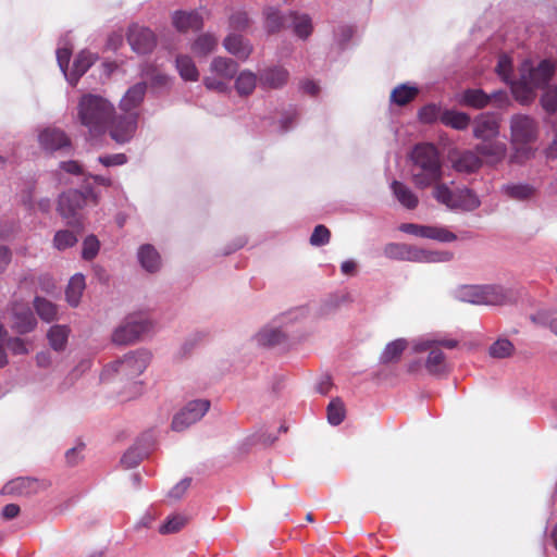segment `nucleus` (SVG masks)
<instances>
[{
	"mask_svg": "<svg viewBox=\"0 0 557 557\" xmlns=\"http://www.w3.org/2000/svg\"><path fill=\"white\" fill-rule=\"evenodd\" d=\"M225 50L240 61H246L252 53L253 47L242 35L230 34L223 40Z\"/></svg>",
	"mask_w": 557,
	"mask_h": 557,
	"instance_id": "22",
	"label": "nucleus"
},
{
	"mask_svg": "<svg viewBox=\"0 0 557 557\" xmlns=\"http://www.w3.org/2000/svg\"><path fill=\"white\" fill-rule=\"evenodd\" d=\"M416 352L429 351L425 360V369L432 375H441L448 371V364L444 352L435 347L434 337H423L414 343Z\"/></svg>",
	"mask_w": 557,
	"mask_h": 557,
	"instance_id": "9",
	"label": "nucleus"
},
{
	"mask_svg": "<svg viewBox=\"0 0 557 557\" xmlns=\"http://www.w3.org/2000/svg\"><path fill=\"white\" fill-rule=\"evenodd\" d=\"M100 243L95 235L87 236L83 242L82 257L85 260H92L99 252Z\"/></svg>",
	"mask_w": 557,
	"mask_h": 557,
	"instance_id": "50",
	"label": "nucleus"
},
{
	"mask_svg": "<svg viewBox=\"0 0 557 557\" xmlns=\"http://www.w3.org/2000/svg\"><path fill=\"white\" fill-rule=\"evenodd\" d=\"M172 24L176 30L186 33L188 30H199L203 26V16L199 11L178 10L172 14Z\"/></svg>",
	"mask_w": 557,
	"mask_h": 557,
	"instance_id": "19",
	"label": "nucleus"
},
{
	"mask_svg": "<svg viewBox=\"0 0 557 557\" xmlns=\"http://www.w3.org/2000/svg\"><path fill=\"white\" fill-rule=\"evenodd\" d=\"M69 334L70 329L66 325H52L47 333L50 347L55 351H62L66 346Z\"/></svg>",
	"mask_w": 557,
	"mask_h": 557,
	"instance_id": "37",
	"label": "nucleus"
},
{
	"mask_svg": "<svg viewBox=\"0 0 557 557\" xmlns=\"http://www.w3.org/2000/svg\"><path fill=\"white\" fill-rule=\"evenodd\" d=\"M543 108L547 112H555L557 110V87H547L542 96Z\"/></svg>",
	"mask_w": 557,
	"mask_h": 557,
	"instance_id": "54",
	"label": "nucleus"
},
{
	"mask_svg": "<svg viewBox=\"0 0 557 557\" xmlns=\"http://www.w3.org/2000/svg\"><path fill=\"white\" fill-rule=\"evenodd\" d=\"M499 133V122L495 113L486 112L478 115L473 121V136L476 139L488 140Z\"/></svg>",
	"mask_w": 557,
	"mask_h": 557,
	"instance_id": "16",
	"label": "nucleus"
},
{
	"mask_svg": "<svg viewBox=\"0 0 557 557\" xmlns=\"http://www.w3.org/2000/svg\"><path fill=\"white\" fill-rule=\"evenodd\" d=\"M419 94V88L408 83L400 84L391 92V102L404 107L411 102Z\"/></svg>",
	"mask_w": 557,
	"mask_h": 557,
	"instance_id": "34",
	"label": "nucleus"
},
{
	"mask_svg": "<svg viewBox=\"0 0 557 557\" xmlns=\"http://www.w3.org/2000/svg\"><path fill=\"white\" fill-rule=\"evenodd\" d=\"M433 197L450 210L473 211L481 205L473 190L469 188L450 189L446 184H436Z\"/></svg>",
	"mask_w": 557,
	"mask_h": 557,
	"instance_id": "5",
	"label": "nucleus"
},
{
	"mask_svg": "<svg viewBox=\"0 0 557 557\" xmlns=\"http://www.w3.org/2000/svg\"><path fill=\"white\" fill-rule=\"evenodd\" d=\"M513 350V345L506 338L497 339L490 347V355L494 358H506L511 355Z\"/></svg>",
	"mask_w": 557,
	"mask_h": 557,
	"instance_id": "48",
	"label": "nucleus"
},
{
	"mask_svg": "<svg viewBox=\"0 0 557 557\" xmlns=\"http://www.w3.org/2000/svg\"><path fill=\"white\" fill-rule=\"evenodd\" d=\"M502 190L509 198L522 200V184H507L503 186Z\"/></svg>",
	"mask_w": 557,
	"mask_h": 557,
	"instance_id": "64",
	"label": "nucleus"
},
{
	"mask_svg": "<svg viewBox=\"0 0 557 557\" xmlns=\"http://www.w3.org/2000/svg\"><path fill=\"white\" fill-rule=\"evenodd\" d=\"M187 520L184 516L173 515L166 519L164 523L159 527L161 534H172L178 532L186 524Z\"/></svg>",
	"mask_w": 557,
	"mask_h": 557,
	"instance_id": "47",
	"label": "nucleus"
},
{
	"mask_svg": "<svg viewBox=\"0 0 557 557\" xmlns=\"http://www.w3.org/2000/svg\"><path fill=\"white\" fill-rule=\"evenodd\" d=\"M71 59V50L69 48H58L57 50V61L60 70L65 75L69 73L67 65Z\"/></svg>",
	"mask_w": 557,
	"mask_h": 557,
	"instance_id": "63",
	"label": "nucleus"
},
{
	"mask_svg": "<svg viewBox=\"0 0 557 557\" xmlns=\"http://www.w3.org/2000/svg\"><path fill=\"white\" fill-rule=\"evenodd\" d=\"M249 24L250 18L244 10H237L230 16V27L234 30H245Z\"/></svg>",
	"mask_w": 557,
	"mask_h": 557,
	"instance_id": "51",
	"label": "nucleus"
},
{
	"mask_svg": "<svg viewBox=\"0 0 557 557\" xmlns=\"http://www.w3.org/2000/svg\"><path fill=\"white\" fill-rule=\"evenodd\" d=\"M391 188L394 197L400 202L401 206L409 210L417 208L419 199L410 187L401 182L393 181L391 183Z\"/></svg>",
	"mask_w": 557,
	"mask_h": 557,
	"instance_id": "30",
	"label": "nucleus"
},
{
	"mask_svg": "<svg viewBox=\"0 0 557 557\" xmlns=\"http://www.w3.org/2000/svg\"><path fill=\"white\" fill-rule=\"evenodd\" d=\"M289 73L281 65L265 67L259 72V83L263 87L277 89L285 86L288 82Z\"/></svg>",
	"mask_w": 557,
	"mask_h": 557,
	"instance_id": "21",
	"label": "nucleus"
},
{
	"mask_svg": "<svg viewBox=\"0 0 557 557\" xmlns=\"http://www.w3.org/2000/svg\"><path fill=\"white\" fill-rule=\"evenodd\" d=\"M470 116L465 112L456 110H444L441 115V122L457 131H463L468 128L470 124Z\"/></svg>",
	"mask_w": 557,
	"mask_h": 557,
	"instance_id": "36",
	"label": "nucleus"
},
{
	"mask_svg": "<svg viewBox=\"0 0 557 557\" xmlns=\"http://www.w3.org/2000/svg\"><path fill=\"white\" fill-rule=\"evenodd\" d=\"M354 28L349 25H341L335 30V40L341 47H344L352 38Z\"/></svg>",
	"mask_w": 557,
	"mask_h": 557,
	"instance_id": "57",
	"label": "nucleus"
},
{
	"mask_svg": "<svg viewBox=\"0 0 557 557\" xmlns=\"http://www.w3.org/2000/svg\"><path fill=\"white\" fill-rule=\"evenodd\" d=\"M152 327L150 320L143 315H128L112 333V342L116 345H129L138 339Z\"/></svg>",
	"mask_w": 557,
	"mask_h": 557,
	"instance_id": "8",
	"label": "nucleus"
},
{
	"mask_svg": "<svg viewBox=\"0 0 557 557\" xmlns=\"http://www.w3.org/2000/svg\"><path fill=\"white\" fill-rule=\"evenodd\" d=\"M442 112L438 106L429 103L419 110L418 117L424 124H432L438 120L441 121Z\"/></svg>",
	"mask_w": 557,
	"mask_h": 557,
	"instance_id": "46",
	"label": "nucleus"
},
{
	"mask_svg": "<svg viewBox=\"0 0 557 557\" xmlns=\"http://www.w3.org/2000/svg\"><path fill=\"white\" fill-rule=\"evenodd\" d=\"M218 46V38L213 34H201L191 44V51L198 57H206L213 52Z\"/></svg>",
	"mask_w": 557,
	"mask_h": 557,
	"instance_id": "39",
	"label": "nucleus"
},
{
	"mask_svg": "<svg viewBox=\"0 0 557 557\" xmlns=\"http://www.w3.org/2000/svg\"><path fill=\"white\" fill-rule=\"evenodd\" d=\"M190 479L185 478L181 480L169 492V496L173 499H180L186 493L190 486Z\"/></svg>",
	"mask_w": 557,
	"mask_h": 557,
	"instance_id": "62",
	"label": "nucleus"
},
{
	"mask_svg": "<svg viewBox=\"0 0 557 557\" xmlns=\"http://www.w3.org/2000/svg\"><path fill=\"white\" fill-rule=\"evenodd\" d=\"M126 37L132 50L137 54H148L152 52L157 45V37L153 32L138 24L128 27Z\"/></svg>",
	"mask_w": 557,
	"mask_h": 557,
	"instance_id": "12",
	"label": "nucleus"
},
{
	"mask_svg": "<svg viewBox=\"0 0 557 557\" xmlns=\"http://www.w3.org/2000/svg\"><path fill=\"white\" fill-rule=\"evenodd\" d=\"M453 166L457 172L473 173L482 166V159L474 150H465L453 159Z\"/></svg>",
	"mask_w": 557,
	"mask_h": 557,
	"instance_id": "28",
	"label": "nucleus"
},
{
	"mask_svg": "<svg viewBox=\"0 0 557 557\" xmlns=\"http://www.w3.org/2000/svg\"><path fill=\"white\" fill-rule=\"evenodd\" d=\"M286 334L276 326H265L257 335L256 341L262 346H274L283 343Z\"/></svg>",
	"mask_w": 557,
	"mask_h": 557,
	"instance_id": "40",
	"label": "nucleus"
},
{
	"mask_svg": "<svg viewBox=\"0 0 557 557\" xmlns=\"http://www.w3.org/2000/svg\"><path fill=\"white\" fill-rule=\"evenodd\" d=\"M7 346L13 355H27L29 352L27 342L21 337H9Z\"/></svg>",
	"mask_w": 557,
	"mask_h": 557,
	"instance_id": "55",
	"label": "nucleus"
},
{
	"mask_svg": "<svg viewBox=\"0 0 557 557\" xmlns=\"http://www.w3.org/2000/svg\"><path fill=\"white\" fill-rule=\"evenodd\" d=\"M490 96L492 97V103L499 109H505L510 104V97L506 91L496 90Z\"/></svg>",
	"mask_w": 557,
	"mask_h": 557,
	"instance_id": "61",
	"label": "nucleus"
},
{
	"mask_svg": "<svg viewBox=\"0 0 557 557\" xmlns=\"http://www.w3.org/2000/svg\"><path fill=\"white\" fill-rule=\"evenodd\" d=\"M331 233L329 228L322 224L317 225L310 236V244L312 246H323L330 242Z\"/></svg>",
	"mask_w": 557,
	"mask_h": 557,
	"instance_id": "53",
	"label": "nucleus"
},
{
	"mask_svg": "<svg viewBox=\"0 0 557 557\" xmlns=\"http://www.w3.org/2000/svg\"><path fill=\"white\" fill-rule=\"evenodd\" d=\"M40 485L33 478H16L9 481L1 490L2 495L9 496H29L39 491Z\"/></svg>",
	"mask_w": 557,
	"mask_h": 557,
	"instance_id": "20",
	"label": "nucleus"
},
{
	"mask_svg": "<svg viewBox=\"0 0 557 557\" xmlns=\"http://www.w3.org/2000/svg\"><path fill=\"white\" fill-rule=\"evenodd\" d=\"M345 418L344 404L339 398H334L327 406V421L332 425H338Z\"/></svg>",
	"mask_w": 557,
	"mask_h": 557,
	"instance_id": "44",
	"label": "nucleus"
},
{
	"mask_svg": "<svg viewBox=\"0 0 557 557\" xmlns=\"http://www.w3.org/2000/svg\"><path fill=\"white\" fill-rule=\"evenodd\" d=\"M399 231L414 237L436 240L438 243H451L457 239V235L445 226L422 225L416 223H403Z\"/></svg>",
	"mask_w": 557,
	"mask_h": 557,
	"instance_id": "11",
	"label": "nucleus"
},
{
	"mask_svg": "<svg viewBox=\"0 0 557 557\" xmlns=\"http://www.w3.org/2000/svg\"><path fill=\"white\" fill-rule=\"evenodd\" d=\"M98 161L104 166L123 165L127 162V157L124 153L100 156Z\"/></svg>",
	"mask_w": 557,
	"mask_h": 557,
	"instance_id": "58",
	"label": "nucleus"
},
{
	"mask_svg": "<svg viewBox=\"0 0 557 557\" xmlns=\"http://www.w3.org/2000/svg\"><path fill=\"white\" fill-rule=\"evenodd\" d=\"M288 26H290L294 34L302 40L308 39L313 30L310 15L297 11L288 12Z\"/></svg>",
	"mask_w": 557,
	"mask_h": 557,
	"instance_id": "26",
	"label": "nucleus"
},
{
	"mask_svg": "<svg viewBox=\"0 0 557 557\" xmlns=\"http://www.w3.org/2000/svg\"><path fill=\"white\" fill-rule=\"evenodd\" d=\"M475 151L479 157L485 159L486 163L495 164L502 161L506 154V147L502 143L488 140H482L481 144L475 146Z\"/></svg>",
	"mask_w": 557,
	"mask_h": 557,
	"instance_id": "27",
	"label": "nucleus"
},
{
	"mask_svg": "<svg viewBox=\"0 0 557 557\" xmlns=\"http://www.w3.org/2000/svg\"><path fill=\"white\" fill-rule=\"evenodd\" d=\"M34 308L38 317L47 323H50L58 319V307L50 300H47L46 298L38 296L35 297Z\"/></svg>",
	"mask_w": 557,
	"mask_h": 557,
	"instance_id": "42",
	"label": "nucleus"
},
{
	"mask_svg": "<svg viewBox=\"0 0 557 557\" xmlns=\"http://www.w3.org/2000/svg\"><path fill=\"white\" fill-rule=\"evenodd\" d=\"M496 72L502 81L509 85L512 97L522 102V82L513 78L512 60L507 54L499 57Z\"/></svg>",
	"mask_w": 557,
	"mask_h": 557,
	"instance_id": "17",
	"label": "nucleus"
},
{
	"mask_svg": "<svg viewBox=\"0 0 557 557\" xmlns=\"http://www.w3.org/2000/svg\"><path fill=\"white\" fill-rule=\"evenodd\" d=\"M38 140L42 149L57 151L71 147V140L64 131L57 127H46L39 135Z\"/></svg>",
	"mask_w": 557,
	"mask_h": 557,
	"instance_id": "18",
	"label": "nucleus"
},
{
	"mask_svg": "<svg viewBox=\"0 0 557 557\" xmlns=\"http://www.w3.org/2000/svg\"><path fill=\"white\" fill-rule=\"evenodd\" d=\"M406 347L407 341L404 338H398L388 343L380 356L381 363L398 361Z\"/></svg>",
	"mask_w": 557,
	"mask_h": 557,
	"instance_id": "41",
	"label": "nucleus"
},
{
	"mask_svg": "<svg viewBox=\"0 0 557 557\" xmlns=\"http://www.w3.org/2000/svg\"><path fill=\"white\" fill-rule=\"evenodd\" d=\"M460 102L474 109H483L492 103V97L482 89L470 88L462 92Z\"/></svg>",
	"mask_w": 557,
	"mask_h": 557,
	"instance_id": "35",
	"label": "nucleus"
},
{
	"mask_svg": "<svg viewBox=\"0 0 557 557\" xmlns=\"http://www.w3.org/2000/svg\"><path fill=\"white\" fill-rule=\"evenodd\" d=\"M383 252L388 259L422 263L448 262L454 258V253L450 251L430 250L401 243L387 244Z\"/></svg>",
	"mask_w": 557,
	"mask_h": 557,
	"instance_id": "4",
	"label": "nucleus"
},
{
	"mask_svg": "<svg viewBox=\"0 0 557 557\" xmlns=\"http://www.w3.org/2000/svg\"><path fill=\"white\" fill-rule=\"evenodd\" d=\"M532 320L547 326L557 336V318H552L548 312H539Z\"/></svg>",
	"mask_w": 557,
	"mask_h": 557,
	"instance_id": "56",
	"label": "nucleus"
},
{
	"mask_svg": "<svg viewBox=\"0 0 557 557\" xmlns=\"http://www.w3.org/2000/svg\"><path fill=\"white\" fill-rule=\"evenodd\" d=\"M264 28L269 34L277 33L288 24V13L282 14L274 8H268L264 11Z\"/></svg>",
	"mask_w": 557,
	"mask_h": 557,
	"instance_id": "38",
	"label": "nucleus"
},
{
	"mask_svg": "<svg viewBox=\"0 0 557 557\" xmlns=\"http://www.w3.org/2000/svg\"><path fill=\"white\" fill-rule=\"evenodd\" d=\"M85 287L86 283L83 274L76 273L70 278L65 297L71 307H77L79 305Z\"/></svg>",
	"mask_w": 557,
	"mask_h": 557,
	"instance_id": "32",
	"label": "nucleus"
},
{
	"mask_svg": "<svg viewBox=\"0 0 557 557\" xmlns=\"http://www.w3.org/2000/svg\"><path fill=\"white\" fill-rule=\"evenodd\" d=\"M338 306H339V302L337 299H334V298L327 299L319 307L318 315L320 318H326V317L333 314L336 311V309L338 308Z\"/></svg>",
	"mask_w": 557,
	"mask_h": 557,
	"instance_id": "60",
	"label": "nucleus"
},
{
	"mask_svg": "<svg viewBox=\"0 0 557 557\" xmlns=\"http://www.w3.org/2000/svg\"><path fill=\"white\" fill-rule=\"evenodd\" d=\"M113 113V106L98 95L86 94L81 97L77 104L78 121L88 129L91 137L106 133Z\"/></svg>",
	"mask_w": 557,
	"mask_h": 557,
	"instance_id": "1",
	"label": "nucleus"
},
{
	"mask_svg": "<svg viewBox=\"0 0 557 557\" xmlns=\"http://www.w3.org/2000/svg\"><path fill=\"white\" fill-rule=\"evenodd\" d=\"M511 131V143L516 147L517 150L520 149L522 145V115L516 114L511 119L510 123Z\"/></svg>",
	"mask_w": 557,
	"mask_h": 557,
	"instance_id": "52",
	"label": "nucleus"
},
{
	"mask_svg": "<svg viewBox=\"0 0 557 557\" xmlns=\"http://www.w3.org/2000/svg\"><path fill=\"white\" fill-rule=\"evenodd\" d=\"M77 243L76 235L67 230L58 231L53 238V245L58 250H65Z\"/></svg>",
	"mask_w": 557,
	"mask_h": 557,
	"instance_id": "45",
	"label": "nucleus"
},
{
	"mask_svg": "<svg viewBox=\"0 0 557 557\" xmlns=\"http://www.w3.org/2000/svg\"><path fill=\"white\" fill-rule=\"evenodd\" d=\"M84 448H85V444L84 443H78L74 447L70 448L65 453V458H66L67 463L74 466L79 460H82L83 459Z\"/></svg>",
	"mask_w": 557,
	"mask_h": 557,
	"instance_id": "59",
	"label": "nucleus"
},
{
	"mask_svg": "<svg viewBox=\"0 0 557 557\" xmlns=\"http://www.w3.org/2000/svg\"><path fill=\"white\" fill-rule=\"evenodd\" d=\"M238 63L225 57H214L209 65V75L203 77V85L209 90L226 92L228 83L236 76Z\"/></svg>",
	"mask_w": 557,
	"mask_h": 557,
	"instance_id": "7",
	"label": "nucleus"
},
{
	"mask_svg": "<svg viewBox=\"0 0 557 557\" xmlns=\"http://www.w3.org/2000/svg\"><path fill=\"white\" fill-rule=\"evenodd\" d=\"M210 401L208 399H195L187 403L178 411L172 421V429L182 432L198 422L209 410Z\"/></svg>",
	"mask_w": 557,
	"mask_h": 557,
	"instance_id": "10",
	"label": "nucleus"
},
{
	"mask_svg": "<svg viewBox=\"0 0 557 557\" xmlns=\"http://www.w3.org/2000/svg\"><path fill=\"white\" fill-rule=\"evenodd\" d=\"M98 205L99 195L92 187L86 186L84 190L69 189L59 196L58 212L69 225H81V212L89 203Z\"/></svg>",
	"mask_w": 557,
	"mask_h": 557,
	"instance_id": "3",
	"label": "nucleus"
},
{
	"mask_svg": "<svg viewBox=\"0 0 557 557\" xmlns=\"http://www.w3.org/2000/svg\"><path fill=\"white\" fill-rule=\"evenodd\" d=\"M554 64L548 60H543L536 67L531 66L524 60V73L529 72V82L524 77V101L528 98V85L542 86L545 85L554 73Z\"/></svg>",
	"mask_w": 557,
	"mask_h": 557,
	"instance_id": "15",
	"label": "nucleus"
},
{
	"mask_svg": "<svg viewBox=\"0 0 557 557\" xmlns=\"http://www.w3.org/2000/svg\"><path fill=\"white\" fill-rule=\"evenodd\" d=\"M175 66L182 79L186 82H197L199 79V71L191 57L178 54L175 59Z\"/></svg>",
	"mask_w": 557,
	"mask_h": 557,
	"instance_id": "33",
	"label": "nucleus"
},
{
	"mask_svg": "<svg viewBox=\"0 0 557 557\" xmlns=\"http://www.w3.org/2000/svg\"><path fill=\"white\" fill-rule=\"evenodd\" d=\"M151 360V354L145 349L129 351L123 358L108 364L102 372V379L114 372L125 379L139 376L148 367Z\"/></svg>",
	"mask_w": 557,
	"mask_h": 557,
	"instance_id": "6",
	"label": "nucleus"
},
{
	"mask_svg": "<svg viewBox=\"0 0 557 557\" xmlns=\"http://www.w3.org/2000/svg\"><path fill=\"white\" fill-rule=\"evenodd\" d=\"M138 114L136 112H125L109 123L110 135L119 144L128 143L137 129Z\"/></svg>",
	"mask_w": 557,
	"mask_h": 557,
	"instance_id": "13",
	"label": "nucleus"
},
{
	"mask_svg": "<svg viewBox=\"0 0 557 557\" xmlns=\"http://www.w3.org/2000/svg\"><path fill=\"white\" fill-rule=\"evenodd\" d=\"M259 75L249 70H243L238 73L235 79V89L240 97H247L253 92Z\"/></svg>",
	"mask_w": 557,
	"mask_h": 557,
	"instance_id": "31",
	"label": "nucleus"
},
{
	"mask_svg": "<svg viewBox=\"0 0 557 557\" xmlns=\"http://www.w3.org/2000/svg\"><path fill=\"white\" fill-rule=\"evenodd\" d=\"M37 320L29 308L13 307L11 327L18 334H27L35 330Z\"/></svg>",
	"mask_w": 557,
	"mask_h": 557,
	"instance_id": "24",
	"label": "nucleus"
},
{
	"mask_svg": "<svg viewBox=\"0 0 557 557\" xmlns=\"http://www.w3.org/2000/svg\"><path fill=\"white\" fill-rule=\"evenodd\" d=\"M412 182L419 188L436 185L442 180L443 168L440 153L432 144H419L411 152Z\"/></svg>",
	"mask_w": 557,
	"mask_h": 557,
	"instance_id": "2",
	"label": "nucleus"
},
{
	"mask_svg": "<svg viewBox=\"0 0 557 557\" xmlns=\"http://www.w3.org/2000/svg\"><path fill=\"white\" fill-rule=\"evenodd\" d=\"M147 91V84L139 82L129 87L121 99L120 107L124 112H134L133 110L138 107L145 98Z\"/></svg>",
	"mask_w": 557,
	"mask_h": 557,
	"instance_id": "29",
	"label": "nucleus"
},
{
	"mask_svg": "<svg viewBox=\"0 0 557 557\" xmlns=\"http://www.w3.org/2000/svg\"><path fill=\"white\" fill-rule=\"evenodd\" d=\"M517 298V293L509 287L496 284L481 285V305L503 306Z\"/></svg>",
	"mask_w": 557,
	"mask_h": 557,
	"instance_id": "14",
	"label": "nucleus"
},
{
	"mask_svg": "<svg viewBox=\"0 0 557 557\" xmlns=\"http://www.w3.org/2000/svg\"><path fill=\"white\" fill-rule=\"evenodd\" d=\"M456 299L472 305H481V285H465L456 289Z\"/></svg>",
	"mask_w": 557,
	"mask_h": 557,
	"instance_id": "43",
	"label": "nucleus"
},
{
	"mask_svg": "<svg viewBox=\"0 0 557 557\" xmlns=\"http://www.w3.org/2000/svg\"><path fill=\"white\" fill-rule=\"evenodd\" d=\"M137 260L140 267L149 273H156L161 269V256L154 246L150 244L141 245L137 250Z\"/></svg>",
	"mask_w": 557,
	"mask_h": 557,
	"instance_id": "25",
	"label": "nucleus"
},
{
	"mask_svg": "<svg viewBox=\"0 0 557 557\" xmlns=\"http://www.w3.org/2000/svg\"><path fill=\"white\" fill-rule=\"evenodd\" d=\"M97 59L98 57L96 53L87 50L81 51L74 59L72 70L69 73H65L66 81L72 86H75L79 77L88 71V69L96 62Z\"/></svg>",
	"mask_w": 557,
	"mask_h": 557,
	"instance_id": "23",
	"label": "nucleus"
},
{
	"mask_svg": "<svg viewBox=\"0 0 557 557\" xmlns=\"http://www.w3.org/2000/svg\"><path fill=\"white\" fill-rule=\"evenodd\" d=\"M146 456V453L139 449L137 446L131 447L122 457V465L129 469L136 467L143 458Z\"/></svg>",
	"mask_w": 557,
	"mask_h": 557,
	"instance_id": "49",
	"label": "nucleus"
}]
</instances>
